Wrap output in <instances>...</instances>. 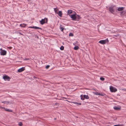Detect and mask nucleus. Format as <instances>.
<instances>
[{"instance_id": "f257e3e1", "label": "nucleus", "mask_w": 126, "mask_h": 126, "mask_svg": "<svg viewBox=\"0 0 126 126\" xmlns=\"http://www.w3.org/2000/svg\"><path fill=\"white\" fill-rule=\"evenodd\" d=\"M109 42V40L108 39L106 40H101L99 42V43L102 44H105Z\"/></svg>"}, {"instance_id": "f03ea898", "label": "nucleus", "mask_w": 126, "mask_h": 126, "mask_svg": "<svg viewBox=\"0 0 126 126\" xmlns=\"http://www.w3.org/2000/svg\"><path fill=\"white\" fill-rule=\"evenodd\" d=\"M47 18H45L42 19L40 21V22L41 24L43 25L45 23L47 22Z\"/></svg>"}, {"instance_id": "7ed1b4c3", "label": "nucleus", "mask_w": 126, "mask_h": 126, "mask_svg": "<svg viewBox=\"0 0 126 126\" xmlns=\"http://www.w3.org/2000/svg\"><path fill=\"white\" fill-rule=\"evenodd\" d=\"M110 91L111 92H115L117 91V89L116 88L112 86L110 87Z\"/></svg>"}, {"instance_id": "20e7f679", "label": "nucleus", "mask_w": 126, "mask_h": 126, "mask_svg": "<svg viewBox=\"0 0 126 126\" xmlns=\"http://www.w3.org/2000/svg\"><path fill=\"white\" fill-rule=\"evenodd\" d=\"M0 50H1L0 51V54L1 55L4 56L6 54L7 52L6 51L2 50L1 48L0 49Z\"/></svg>"}, {"instance_id": "39448f33", "label": "nucleus", "mask_w": 126, "mask_h": 126, "mask_svg": "<svg viewBox=\"0 0 126 126\" xmlns=\"http://www.w3.org/2000/svg\"><path fill=\"white\" fill-rule=\"evenodd\" d=\"M3 78L4 79V80L5 81H9L10 79V77L6 75L3 76Z\"/></svg>"}, {"instance_id": "423d86ee", "label": "nucleus", "mask_w": 126, "mask_h": 126, "mask_svg": "<svg viewBox=\"0 0 126 126\" xmlns=\"http://www.w3.org/2000/svg\"><path fill=\"white\" fill-rule=\"evenodd\" d=\"M75 15L76 14L75 13L74 14H72L70 16L73 20H76V16Z\"/></svg>"}, {"instance_id": "0eeeda50", "label": "nucleus", "mask_w": 126, "mask_h": 126, "mask_svg": "<svg viewBox=\"0 0 126 126\" xmlns=\"http://www.w3.org/2000/svg\"><path fill=\"white\" fill-rule=\"evenodd\" d=\"M109 10L113 14L115 11V9L113 8V7H109Z\"/></svg>"}, {"instance_id": "6e6552de", "label": "nucleus", "mask_w": 126, "mask_h": 126, "mask_svg": "<svg viewBox=\"0 0 126 126\" xmlns=\"http://www.w3.org/2000/svg\"><path fill=\"white\" fill-rule=\"evenodd\" d=\"M76 14V20H79L80 18H81V17H80V16L78 15H76V13H75Z\"/></svg>"}, {"instance_id": "1a4fd4ad", "label": "nucleus", "mask_w": 126, "mask_h": 126, "mask_svg": "<svg viewBox=\"0 0 126 126\" xmlns=\"http://www.w3.org/2000/svg\"><path fill=\"white\" fill-rule=\"evenodd\" d=\"M24 70H25L24 67H22L19 69L17 71L18 72H21L23 71H24Z\"/></svg>"}, {"instance_id": "9d476101", "label": "nucleus", "mask_w": 126, "mask_h": 126, "mask_svg": "<svg viewBox=\"0 0 126 126\" xmlns=\"http://www.w3.org/2000/svg\"><path fill=\"white\" fill-rule=\"evenodd\" d=\"M29 27V28H34V29H41V28H40L39 27H38L35 26H33L32 27L30 26V27Z\"/></svg>"}, {"instance_id": "9b49d317", "label": "nucleus", "mask_w": 126, "mask_h": 126, "mask_svg": "<svg viewBox=\"0 0 126 126\" xmlns=\"http://www.w3.org/2000/svg\"><path fill=\"white\" fill-rule=\"evenodd\" d=\"M26 25H27V24L23 23L22 24H21L20 25V26L21 27H25Z\"/></svg>"}, {"instance_id": "f8f14e48", "label": "nucleus", "mask_w": 126, "mask_h": 126, "mask_svg": "<svg viewBox=\"0 0 126 126\" xmlns=\"http://www.w3.org/2000/svg\"><path fill=\"white\" fill-rule=\"evenodd\" d=\"M57 14H58L59 16L60 17L62 16V13L61 11H59Z\"/></svg>"}, {"instance_id": "ddd939ff", "label": "nucleus", "mask_w": 126, "mask_h": 126, "mask_svg": "<svg viewBox=\"0 0 126 126\" xmlns=\"http://www.w3.org/2000/svg\"><path fill=\"white\" fill-rule=\"evenodd\" d=\"M124 9V8L123 7H119L117 9V10L118 11H122Z\"/></svg>"}, {"instance_id": "4468645a", "label": "nucleus", "mask_w": 126, "mask_h": 126, "mask_svg": "<svg viewBox=\"0 0 126 126\" xmlns=\"http://www.w3.org/2000/svg\"><path fill=\"white\" fill-rule=\"evenodd\" d=\"M113 108L114 109L117 110H119L120 109V108L116 106L114 107Z\"/></svg>"}, {"instance_id": "2eb2a0df", "label": "nucleus", "mask_w": 126, "mask_h": 126, "mask_svg": "<svg viewBox=\"0 0 126 126\" xmlns=\"http://www.w3.org/2000/svg\"><path fill=\"white\" fill-rule=\"evenodd\" d=\"M83 96L84 98L86 99H88L89 98V97L88 95H83Z\"/></svg>"}, {"instance_id": "dca6fc26", "label": "nucleus", "mask_w": 126, "mask_h": 126, "mask_svg": "<svg viewBox=\"0 0 126 126\" xmlns=\"http://www.w3.org/2000/svg\"><path fill=\"white\" fill-rule=\"evenodd\" d=\"M73 11L71 10H69L67 11V13L68 14H71L72 13Z\"/></svg>"}, {"instance_id": "f3484780", "label": "nucleus", "mask_w": 126, "mask_h": 126, "mask_svg": "<svg viewBox=\"0 0 126 126\" xmlns=\"http://www.w3.org/2000/svg\"><path fill=\"white\" fill-rule=\"evenodd\" d=\"M4 109L6 111H8L10 112H12V110H9L8 109H7L6 108H5Z\"/></svg>"}, {"instance_id": "a211bd4d", "label": "nucleus", "mask_w": 126, "mask_h": 126, "mask_svg": "<svg viewBox=\"0 0 126 126\" xmlns=\"http://www.w3.org/2000/svg\"><path fill=\"white\" fill-rule=\"evenodd\" d=\"M81 98V99L83 100H84V98L83 96L82 95H81L80 96Z\"/></svg>"}, {"instance_id": "6ab92c4d", "label": "nucleus", "mask_w": 126, "mask_h": 126, "mask_svg": "<svg viewBox=\"0 0 126 126\" xmlns=\"http://www.w3.org/2000/svg\"><path fill=\"white\" fill-rule=\"evenodd\" d=\"M9 102L6 101H4L2 102V103H3L4 104H8L9 103Z\"/></svg>"}, {"instance_id": "aec40b11", "label": "nucleus", "mask_w": 126, "mask_h": 126, "mask_svg": "<svg viewBox=\"0 0 126 126\" xmlns=\"http://www.w3.org/2000/svg\"><path fill=\"white\" fill-rule=\"evenodd\" d=\"M79 48V47L78 46H75L74 47V49L75 50H77V49H78Z\"/></svg>"}, {"instance_id": "412c9836", "label": "nucleus", "mask_w": 126, "mask_h": 126, "mask_svg": "<svg viewBox=\"0 0 126 126\" xmlns=\"http://www.w3.org/2000/svg\"><path fill=\"white\" fill-rule=\"evenodd\" d=\"M18 125L19 126H22V124L21 122H20L18 123Z\"/></svg>"}, {"instance_id": "4be33fe9", "label": "nucleus", "mask_w": 126, "mask_h": 126, "mask_svg": "<svg viewBox=\"0 0 126 126\" xmlns=\"http://www.w3.org/2000/svg\"><path fill=\"white\" fill-rule=\"evenodd\" d=\"M64 49V47L63 46H62L60 47V49L61 50H63Z\"/></svg>"}, {"instance_id": "5701e85b", "label": "nucleus", "mask_w": 126, "mask_h": 126, "mask_svg": "<svg viewBox=\"0 0 126 126\" xmlns=\"http://www.w3.org/2000/svg\"><path fill=\"white\" fill-rule=\"evenodd\" d=\"M74 103H75V104H77V105H80L81 104V103L79 102H75Z\"/></svg>"}, {"instance_id": "b1692460", "label": "nucleus", "mask_w": 126, "mask_h": 126, "mask_svg": "<svg viewBox=\"0 0 126 126\" xmlns=\"http://www.w3.org/2000/svg\"><path fill=\"white\" fill-rule=\"evenodd\" d=\"M100 79L102 81H104L105 80V79L103 77H100Z\"/></svg>"}, {"instance_id": "393cba45", "label": "nucleus", "mask_w": 126, "mask_h": 126, "mask_svg": "<svg viewBox=\"0 0 126 126\" xmlns=\"http://www.w3.org/2000/svg\"><path fill=\"white\" fill-rule=\"evenodd\" d=\"M69 36H73V34L72 33H70L69 34Z\"/></svg>"}, {"instance_id": "a878e982", "label": "nucleus", "mask_w": 126, "mask_h": 126, "mask_svg": "<svg viewBox=\"0 0 126 126\" xmlns=\"http://www.w3.org/2000/svg\"><path fill=\"white\" fill-rule=\"evenodd\" d=\"M113 126H124V125H115Z\"/></svg>"}, {"instance_id": "bb28decb", "label": "nucleus", "mask_w": 126, "mask_h": 126, "mask_svg": "<svg viewBox=\"0 0 126 126\" xmlns=\"http://www.w3.org/2000/svg\"><path fill=\"white\" fill-rule=\"evenodd\" d=\"M95 94L96 95H101V94H100V93H99V92H96L95 93Z\"/></svg>"}, {"instance_id": "cd10ccee", "label": "nucleus", "mask_w": 126, "mask_h": 126, "mask_svg": "<svg viewBox=\"0 0 126 126\" xmlns=\"http://www.w3.org/2000/svg\"><path fill=\"white\" fill-rule=\"evenodd\" d=\"M50 67V65H47L46 67V69H48V68L49 67Z\"/></svg>"}, {"instance_id": "c85d7f7f", "label": "nucleus", "mask_w": 126, "mask_h": 126, "mask_svg": "<svg viewBox=\"0 0 126 126\" xmlns=\"http://www.w3.org/2000/svg\"><path fill=\"white\" fill-rule=\"evenodd\" d=\"M60 29H61V31H63V29H64V28H62V27H61L60 28Z\"/></svg>"}, {"instance_id": "c756f323", "label": "nucleus", "mask_w": 126, "mask_h": 126, "mask_svg": "<svg viewBox=\"0 0 126 126\" xmlns=\"http://www.w3.org/2000/svg\"><path fill=\"white\" fill-rule=\"evenodd\" d=\"M1 108H2V109H4L5 108L4 107H1Z\"/></svg>"}, {"instance_id": "7c9ffc66", "label": "nucleus", "mask_w": 126, "mask_h": 126, "mask_svg": "<svg viewBox=\"0 0 126 126\" xmlns=\"http://www.w3.org/2000/svg\"><path fill=\"white\" fill-rule=\"evenodd\" d=\"M18 33L19 34H21V35H23L20 32H18Z\"/></svg>"}, {"instance_id": "2f4dec72", "label": "nucleus", "mask_w": 126, "mask_h": 126, "mask_svg": "<svg viewBox=\"0 0 126 126\" xmlns=\"http://www.w3.org/2000/svg\"><path fill=\"white\" fill-rule=\"evenodd\" d=\"M54 11H55V12H56V11L55 10L56 8H54Z\"/></svg>"}, {"instance_id": "473e14b6", "label": "nucleus", "mask_w": 126, "mask_h": 126, "mask_svg": "<svg viewBox=\"0 0 126 126\" xmlns=\"http://www.w3.org/2000/svg\"><path fill=\"white\" fill-rule=\"evenodd\" d=\"M58 104V103H55V104L56 105H57Z\"/></svg>"}]
</instances>
